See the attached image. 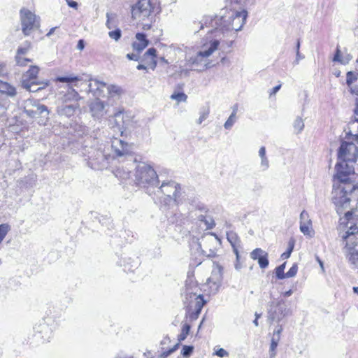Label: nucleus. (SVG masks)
Here are the masks:
<instances>
[{"instance_id":"f257e3e1","label":"nucleus","mask_w":358,"mask_h":358,"mask_svg":"<svg viewBox=\"0 0 358 358\" xmlns=\"http://www.w3.org/2000/svg\"><path fill=\"white\" fill-rule=\"evenodd\" d=\"M350 141L342 142L338 151L340 162L335 166L331 200L338 214L349 207L353 193L358 189L355 168L348 164L357 162L358 147Z\"/></svg>"},{"instance_id":"f03ea898","label":"nucleus","mask_w":358,"mask_h":358,"mask_svg":"<svg viewBox=\"0 0 358 358\" xmlns=\"http://www.w3.org/2000/svg\"><path fill=\"white\" fill-rule=\"evenodd\" d=\"M82 77L74 74L65 76H58L56 82L67 83L68 90L63 94L61 99V105L57 108V113L62 116L71 117L80 109V101L83 97L73 87H78V83L82 81Z\"/></svg>"},{"instance_id":"7ed1b4c3","label":"nucleus","mask_w":358,"mask_h":358,"mask_svg":"<svg viewBox=\"0 0 358 358\" xmlns=\"http://www.w3.org/2000/svg\"><path fill=\"white\" fill-rule=\"evenodd\" d=\"M185 292V319L189 322H192L199 317L203 307L206 304V301L200 293L201 289L198 284L192 279L186 281Z\"/></svg>"},{"instance_id":"20e7f679","label":"nucleus","mask_w":358,"mask_h":358,"mask_svg":"<svg viewBox=\"0 0 358 358\" xmlns=\"http://www.w3.org/2000/svg\"><path fill=\"white\" fill-rule=\"evenodd\" d=\"M161 12V6L158 0H138L131 8V17L138 21L148 20V23H142V29L148 31L153 27L156 16Z\"/></svg>"},{"instance_id":"39448f33","label":"nucleus","mask_w":358,"mask_h":358,"mask_svg":"<svg viewBox=\"0 0 358 358\" xmlns=\"http://www.w3.org/2000/svg\"><path fill=\"white\" fill-rule=\"evenodd\" d=\"M248 12L245 9L240 11L233 9H226L224 14L221 17V27L216 28L213 32H219L224 30L238 31L241 30L245 24Z\"/></svg>"},{"instance_id":"423d86ee","label":"nucleus","mask_w":358,"mask_h":358,"mask_svg":"<svg viewBox=\"0 0 358 358\" xmlns=\"http://www.w3.org/2000/svg\"><path fill=\"white\" fill-rule=\"evenodd\" d=\"M345 241L346 257L353 265L358 264V227L351 226L343 236Z\"/></svg>"},{"instance_id":"0eeeda50","label":"nucleus","mask_w":358,"mask_h":358,"mask_svg":"<svg viewBox=\"0 0 358 358\" xmlns=\"http://www.w3.org/2000/svg\"><path fill=\"white\" fill-rule=\"evenodd\" d=\"M158 194L161 203L165 206L174 202L178 204L181 197V187L180 185L173 180L164 182L160 185Z\"/></svg>"},{"instance_id":"6e6552de","label":"nucleus","mask_w":358,"mask_h":358,"mask_svg":"<svg viewBox=\"0 0 358 358\" xmlns=\"http://www.w3.org/2000/svg\"><path fill=\"white\" fill-rule=\"evenodd\" d=\"M136 182L138 185L145 186L158 178L155 169L149 164L138 166L135 173Z\"/></svg>"},{"instance_id":"1a4fd4ad","label":"nucleus","mask_w":358,"mask_h":358,"mask_svg":"<svg viewBox=\"0 0 358 358\" xmlns=\"http://www.w3.org/2000/svg\"><path fill=\"white\" fill-rule=\"evenodd\" d=\"M220 45V42L217 40H215L211 42L210 47L205 51H200L198 52L195 57H191L186 61L185 66L187 70H196L195 66L198 64L199 58L209 57L215 50H216Z\"/></svg>"},{"instance_id":"9d476101","label":"nucleus","mask_w":358,"mask_h":358,"mask_svg":"<svg viewBox=\"0 0 358 358\" xmlns=\"http://www.w3.org/2000/svg\"><path fill=\"white\" fill-rule=\"evenodd\" d=\"M39 68L37 66H30L29 69L24 73L22 80V86L28 91H31V87L34 85H38V76Z\"/></svg>"},{"instance_id":"9b49d317","label":"nucleus","mask_w":358,"mask_h":358,"mask_svg":"<svg viewBox=\"0 0 358 358\" xmlns=\"http://www.w3.org/2000/svg\"><path fill=\"white\" fill-rule=\"evenodd\" d=\"M111 146L117 156L131 155L130 145L124 141L113 138L111 141Z\"/></svg>"},{"instance_id":"f8f14e48","label":"nucleus","mask_w":358,"mask_h":358,"mask_svg":"<svg viewBox=\"0 0 358 358\" xmlns=\"http://www.w3.org/2000/svg\"><path fill=\"white\" fill-rule=\"evenodd\" d=\"M20 14L22 31L25 35H27L28 31L31 29L34 26L35 22V15L31 11L25 8L20 10Z\"/></svg>"},{"instance_id":"ddd939ff","label":"nucleus","mask_w":358,"mask_h":358,"mask_svg":"<svg viewBox=\"0 0 358 358\" xmlns=\"http://www.w3.org/2000/svg\"><path fill=\"white\" fill-rule=\"evenodd\" d=\"M31 48V43L29 42L25 47H19L15 59L17 66H26L29 63L32 62V59L26 57V54Z\"/></svg>"},{"instance_id":"4468645a","label":"nucleus","mask_w":358,"mask_h":358,"mask_svg":"<svg viewBox=\"0 0 358 358\" xmlns=\"http://www.w3.org/2000/svg\"><path fill=\"white\" fill-rule=\"evenodd\" d=\"M250 257L253 260L258 262L260 268H265L268 266V253L261 248H256L252 251Z\"/></svg>"},{"instance_id":"2eb2a0df","label":"nucleus","mask_w":358,"mask_h":358,"mask_svg":"<svg viewBox=\"0 0 358 358\" xmlns=\"http://www.w3.org/2000/svg\"><path fill=\"white\" fill-rule=\"evenodd\" d=\"M157 50L154 48H150L143 55V62L148 68L154 70L157 64Z\"/></svg>"},{"instance_id":"dca6fc26","label":"nucleus","mask_w":358,"mask_h":358,"mask_svg":"<svg viewBox=\"0 0 358 358\" xmlns=\"http://www.w3.org/2000/svg\"><path fill=\"white\" fill-rule=\"evenodd\" d=\"M136 41L132 43L133 49L137 52H141L149 44L146 35L143 33H137L135 36Z\"/></svg>"},{"instance_id":"f3484780","label":"nucleus","mask_w":358,"mask_h":358,"mask_svg":"<svg viewBox=\"0 0 358 358\" xmlns=\"http://www.w3.org/2000/svg\"><path fill=\"white\" fill-rule=\"evenodd\" d=\"M301 217V223H300V230L306 236H312L313 234V231L312 229L311 221L308 220L307 222L303 221V220L308 217V214L305 210L302 211L300 215Z\"/></svg>"},{"instance_id":"a211bd4d","label":"nucleus","mask_w":358,"mask_h":358,"mask_svg":"<svg viewBox=\"0 0 358 358\" xmlns=\"http://www.w3.org/2000/svg\"><path fill=\"white\" fill-rule=\"evenodd\" d=\"M227 240L231 243L233 251L235 253L236 258H239L238 248L240 247L241 241L236 234H230L227 235Z\"/></svg>"},{"instance_id":"6ab92c4d","label":"nucleus","mask_w":358,"mask_h":358,"mask_svg":"<svg viewBox=\"0 0 358 358\" xmlns=\"http://www.w3.org/2000/svg\"><path fill=\"white\" fill-rule=\"evenodd\" d=\"M0 92L9 95H15L16 94L15 87L1 80H0Z\"/></svg>"},{"instance_id":"aec40b11","label":"nucleus","mask_w":358,"mask_h":358,"mask_svg":"<svg viewBox=\"0 0 358 358\" xmlns=\"http://www.w3.org/2000/svg\"><path fill=\"white\" fill-rule=\"evenodd\" d=\"M358 80V73L352 71H348L346 73V84L350 88L351 93H354L355 90L352 88V84Z\"/></svg>"},{"instance_id":"412c9836","label":"nucleus","mask_w":358,"mask_h":358,"mask_svg":"<svg viewBox=\"0 0 358 358\" xmlns=\"http://www.w3.org/2000/svg\"><path fill=\"white\" fill-rule=\"evenodd\" d=\"M125 113V110L123 108H119L117 112L113 115V118L115 122V124L118 127H120L124 124V115Z\"/></svg>"},{"instance_id":"4be33fe9","label":"nucleus","mask_w":358,"mask_h":358,"mask_svg":"<svg viewBox=\"0 0 358 358\" xmlns=\"http://www.w3.org/2000/svg\"><path fill=\"white\" fill-rule=\"evenodd\" d=\"M295 242L296 241H295L294 238L292 237L289 238V240L288 241V247H287L286 252H283L281 255V258L282 259H288L290 257L291 253L292 252V251L294 250V248L295 245Z\"/></svg>"},{"instance_id":"5701e85b","label":"nucleus","mask_w":358,"mask_h":358,"mask_svg":"<svg viewBox=\"0 0 358 358\" xmlns=\"http://www.w3.org/2000/svg\"><path fill=\"white\" fill-rule=\"evenodd\" d=\"M171 99L176 100L178 104L180 102H186L187 100V96L184 92H175L171 95Z\"/></svg>"},{"instance_id":"b1692460","label":"nucleus","mask_w":358,"mask_h":358,"mask_svg":"<svg viewBox=\"0 0 358 358\" xmlns=\"http://www.w3.org/2000/svg\"><path fill=\"white\" fill-rule=\"evenodd\" d=\"M43 110H46V107L44 106H37L36 110L26 109L25 113L28 116H29L31 117H35L36 114H38Z\"/></svg>"},{"instance_id":"393cba45","label":"nucleus","mask_w":358,"mask_h":358,"mask_svg":"<svg viewBox=\"0 0 358 358\" xmlns=\"http://www.w3.org/2000/svg\"><path fill=\"white\" fill-rule=\"evenodd\" d=\"M285 262L278 266L275 268V274L278 279H284L286 278V273H285Z\"/></svg>"},{"instance_id":"a878e982","label":"nucleus","mask_w":358,"mask_h":358,"mask_svg":"<svg viewBox=\"0 0 358 358\" xmlns=\"http://www.w3.org/2000/svg\"><path fill=\"white\" fill-rule=\"evenodd\" d=\"M9 226L7 224H0V243L2 242L8 231H9Z\"/></svg>"},{"instance_id":"bb28decb","label":"nucleus","mask_w":358,"mask_h":358,"mask_svg":"<svg viewBox=\"0 0 358 358\" xmlns=\"http://www.w3.org/2000/svg\"><path fill=\"white\" fill-rule=\"evenodd\" d=\"M108 35L111 38L117 41L121 38L122 32L120 29H117L115 30L109 31Z\"/></svg>"},{"instance_id":"cd10ccee","label":"nucleus","mask_w":358,"mask_h":358,"mask_svg":"<svg viewBox=\"0 0 358 358\" xmlns=\"http://www.w3.org/2000/svg\"><path fill=\"white\" fill-rule=\"evenodd\" d=\"M179 347V343H176L173 348H170L169 350L163 352L160 357L161 358H166L169 357L171 354H172L173 352H175Z\"/></svg>"},{"instance_id":"c85d7f7f","label":"nucleus","mask_w":358,"mask_h":358,"mask_svg":"<svg viewBox=\"0 0 358 358\" xmlns=\"http://www.w3.org/2000/svg\"><path fill=\"white\" fill-rule=\"evenodd\" d=\"M298 271V266L296 264L292 265V266L286 273V278H290L294 276Z\"/></svg>"},{"instance_id":"c756f323","label":"nucleus","mask_w":358,"mask_h":358,"mask_svg":"<svg viewBox=\"0 0 358 358\" xmlns=\"http://www.w3.org/2000/svg\"><path fill=\"white\" fill-rule=\"evenodd\" d=\"M193 351V347L189 345H184L182 349V355L184 357L189 356Z\"/></svg>"},{"instance_id":"7c9ffc66","label":"nucleus","mask_w":358,"mask_h":358,"mask_svg":"<svg viewBox=\"0 0 358 358\" xmlns=\"http://www.w3.org/2000/svg\"><path fill=\"white\" fill-rule=\"evenodd\" d=\"M191 329V325L188 323H185L181 329V333L188 336Z\"/></svg>"},{"instance_id":"2f4dec72","label":"nucleus","mask_w":358,"mask_h":358,"mask_svg":"<svg viewBox=\"0 0 358 358\" xmlns=\"http://www.w3.org/2000/svg\"><path fill=\"white\" fill-rule=\"evenodd\" d=\"M277 346H278V342L273 339L271 341V346H270V350H271L272 357L275 356V350L277 348Z\"/></svg>"},{"instance_id":"473e14b6","label":"nucleus","mask_w":358,"mask_h":358,"mask_svg":"<svg viewBox=\"0 0 358 358\" xmlns=\"http://www.w3.org/2000/svg\"><path fill=\"white\" fill-rule=\"evenodd\" d=\"M214 354L220 357H224L229 355V353L223 348H220Z\"/></svg>"},{"instance_id":"72a5a7b5","label":"nucleus","mask_w":358,"mask_h":358,"mask_svg":"<svg viewBox=\"0 0 358 358\" xmlns=\"http://www.w3.org/2000/svg\"><path fill=\"white\" fill-rule=\"evenodd\" d=\"M97 108L99 110H103L104 108L103 102L101 101H96L94 102L92 106V109Z\"/></svg>"},{"instance_id":"f704fd0d","label":"nucleus","mask_w":358,"mask_h":358,"mask_svg":"<svg viewBox=\"0 0 358 358\" xmlns=\"http://www.w3.org/2000/svg\"><path fill=\"white\" fill-rule=\"evenodd\" d=\"M234 123V115H231L229 118L228 120L226 121V122L224 123V127L226 129H229L230 128L232 124Z\"/></svg>"},{"instance_id":"c9c22d12","label":"nucleus","mask_w":358,"mask_h":358,"mask_svg":"<svg viewBox=\"0 0 358 358\" xmlns=\"http://www.w3.org/2000/svg\"><path fill=\"white\" fill-rule=\"evenodd\" d=\"M333 60L334 62H341V52L338 48L336 49Z\"/></svg>"},{"instance_id":"e433bc0d","label":"nucleus","mask_w":358,"mask_h":358,"mask_svg":"<svg viewBox=\"0 0 358 358\" xmlns=\"http://www.w3.org/2000/svg\"><path fill=\"white\" fill-rule=\"evenodd\" d=\"M259 156L261 157L262 162L266 159V149L264 147L260 148L259 150Z\"/></svg>"},{"instance_id":"4c0bfd02","label":"nucleus","mask_w":358,"mask_h":358,"mask_svg":"<svg viewBox=\"0 0 358 358\" xmlns=\"http://www.w3.org/2000/svg\"><path fill=\"white\" fill-rule=\"evenodd\" d=\"M68 6L71 8H73L75 9L78 8V3L73 0H66Z\"/></svg>"},{"instance_id":"58836bf2","label":"nucleus","mask_w":358,"mask_h":358,"mask_svg":"<svg viewBox=\"0 0 358 358\" xmlns=\"http://www.w3.org/2000/svg\"><path fill=\"white\" fill-rule=\"evenodd\" d=\"M280 87H281V84L274 87L273 89L271 90L269 95L270 96L275 95L276 94V92L280 89Z\"/></svg>"},{"instance_id":"ea45409f","label":"nucleus","mask_w":358,"mask_h":358,"mask_svg":"<svg viewBox=\"0 0 358 358\" xmlns=\"http://www.w3.org/2000/svg\"><path fill=\"white\" fill-rule=\"evenodd\" d=\"M77 48L78 49H79L80 50H82L84 49L85 48V42L83 39H80L78 42V45H77Z\"/></svg>"},{"instance_id":"a19ab883","label":"nucleus","mask_w":358,"mask_h":358,"mask_svg":"<svg viewBox=\"0 0 358 358\" xmlns=\"http://www.w3.org/2000/svg\"><path fill=\"white\" fill-rule=\"evenodd\" d=\"M187 335L180 332V334L178 336V340L179 341L178 343L180 344V343L182 342V341H184L187 338Z\"/></svg>"},{"instance_id":"79ce46f5","label":"nucleus","mask_w":358,"mask_h":358,"mask_svg":"<svg viewBox=\"0 0 358 358\" xmlns=\"http://www.w3.org/2000/svg\"><path fill=\"white\" fill-rule=\"evenodd\" d=\"M352 215H353L352 211H348L345 213V217L347 220H350V219H352Z\"/></svg>"},{"instance_id":"37998d69","label":"nucleus","mask_w":358,"mask_h":358,"mask_svg":"<svg viewBox=\"0 0 358 358\" xmlns=\"http://www.w3.org/2000/svg\"><path fill=\"white\" fill-rule=\"evenodd\" d=\"M127 57L130 60H137L138 57L134 54H127Z\"/></svg>"},{"instance_id":"c03bdc74","label":"nucleus","mask_w":358,"mask_h":358,"mask_svg":"<svg viewBox=\"0 0 358 358\" xmlns=\"http://www.w3.org/2000/svg\"><path fill=\"white\" fill-rule=\"evenodd\" d=\"M137 69L138 70H145L147 69H149L148 66H147V65H145V64H140L137 66Z\"/></svg>"},{"instance_id":"a18cd8bd","label":"nucleus","mask_w":358,"mask_h":358,"mask_svg":"<svg viewBox=\"0 0 358 358\" xmlns=\"http://www.w3.org/2000/svg\"><path fill=\"white\" fill-rule=\"evenodd\" d=\"M215 225L213 220H211L209 224H208V228L212 229Z\"/></svg>"},{"instance_id":"49530a36","label":"nucleus","mask_w":358,"mask_h":358,"mask_svg":"<svg viewBox=\"0 0 358 358\" xmlns=\"http://www.w3.org/2000/svg\"><path fill=\"white\" fill-rule=\"evenodd\" d=\"M292 291L290 289L287 292H285L283 294L285 296H289L292 294Z\"/></svg>"},{"instance_id":"de8ad7c7","label":"nucleus","mask_w":358,"mask_h":358,"mask_svg":"<svg viewBox=\"0 0 358 358\" xmlns=\"http://www.w3.org/2000/svg\"><path fill=\"white\" fill-rule=\"evenodd\" d=\"M353 292L358 294V287H353Z\"/></svg>"},{"instance_id":"09e8293b","label":"nucleus","mask_w":358,"mask_h":358,"mask_svg":"<svg viewBox=\"0 0 358 358\" xmlns=\"http://www.w3.org/2000/svg\"><path fill=\"white\" fill-rule=\"evenodd\" d=\"M254 323L256 326H258V316H257L256 319L254 320Z\"/></svg>"},{"instance_id":"8fccbe9b","label":"nucleus","mask_w":358,"mask_h":358,"mask_svg":"<svg viewBox=\"0 0 358 358\" xmlns=\"http://www.w3.org/2000/svg\"><path fill=\"white\" fill-rule=\"evenodd\" d=\"M357 62H358V59H357Z\"/></svg>"}]
</instances>
